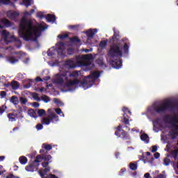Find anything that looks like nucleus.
<instances>
[{
	"label": "nucleus",
	"instance_id": "1",
	"mask_svg": "<svg viewBox=\"0 0 178 178\" xmlns=\"http://www.w3.org/2000/svg\"><path fill=\"white\" fill-rule=\"evenodd\" d=\"M113 35L110 38V49L107 55L110 58L112 66L115 69H120L122 66V57L123 54H129V44L125 43L126 39L120 40V32L113 29Z\"/></svg>",
	"mask_w": 178,
	"mask_h": 178
},
{
	"label": "nucleus",
	"instance_id": "2",
	"mask_svg": "<svg viewBox=\"0 0 178 178\" xmlns=\"http://www.w3.org/2000/svg\"><path fill=\"white\" fill-rule=\"evenodd\" d=\"M19 27V33L24 41H31V40L35 41V38L41 37V31H44L48 29L47 24L43 25L42 24H40L34 29L31 21L27 22L26 25L20 24ZM34 37H35V39Z\"/></svg>",
	"mask_w": 178,
	"mask_h": 178
},
{
	"label": "nucleus",
	"instance_id": "3",
	"mask_svg": "<svg viewBox=\"0 0 178 178\" xmlns=\"http://www.w3.org/2000/svg\"><path fill=\"white\" fill-rule=\"evenodd\" d=\"M175 109H176V107L173 106L172 100H167L163 104L153 105V111L159 115L166 113L167 111H173Z\"/></svg>",
	"mask_w": 178,
	"mask_h": 178
},
{
	"label": "nucleus",
	"instance_id": "4",
	"mask_svg": "<svg viewBox=\"0 0 178 178\" xmlns=\"http://www.w3.org/2000/svg\"><path fill=\"white\" fill-rule=\"evenodd\" d=\"M77 76H79L78 71H74L72 73L66 72L60 75H57L56 83H57V84H63L65 83V81L69 80V77H73L74 79V77H77Z\"/></svg>",
	"mask_w": 178,
	"mask_h": 178
},
{
	"label": "nucleus",
	"instance_id": "5",
	"mask_svg": "<svg viewBox=\"0 0 178 178\" xmlns=\"http://www.w3.org/2000/svg\"><path fill=\"white\" fill-rule=\"evenodd\" d=\"M76 65L79 67L81 66H90V63H86L88 60L92 59V54H85V55H78L76 56Z\"/></svg>",
	"mask_w": 178,
	"mask_h": 178
},
{
	"label": "nucleus",
	"instance_id": "6",
	"mask_svg": "<svg viewBox=\"0 0 178 178\" xmlns=\"http://www.w3.org/2000/svg\"><path fill=\"white\" fill-rule=\"evenodd\" d=\"M59 122V116L55 113H51L47 117L43 118L42 119V124H46L48 126L50 123H58Z\"/></svg>",
	"mask_w": 178,
	"mask_h": 178
},
{
	"label": "nucleus",
	"instance_id": "7",
	"mask_svg": "<svg viewBox=\"0 0 178 178\" xmlns=\"http://www.w3.org/2000/svg\"><path fill=\"white\" fill-rule=\"evenodd\" d=\"M1 35L3 37V40L6 42H16V38L13 35H10V33L6 30L2 31Z\"/></svg>",
	"mask_w": 178,
	"mask_h": 178
},
{
	"label": "nucleus",
	"instance_id": "8",
	"mask_svg": "<svg viewBox=\"0 0 178 178\" xmlns=\"http://www.w3.org/2000/svg\"><path fill=\"white\" fill-rule=\"evenodd\" d=\"M115 135L119 138H122L123 141H127V143H130V135L126 131H122V132L119 133V131H115Z\"/></svg>",
	"mask_w": 178,
	"mask_h": 178
},
{
	"label": "nucleus",
	"instance_id": "9",
	"mask_svg": "<svg viewBox=\"0 0 178 178\" xmlns=\"http://www.w3.org/2000/svg\"><path fill=\"white\" fill-rule=\"evenodd\" d=\"M79 83H80V80H79L77 79H75L74 80L72 81V80H70L68 78V80L66 81L65 86L67 87V88L75 87L74 88V90H76V88H77V86H79Z\"/></svg>",
	"mask_w": 178,
	"mask_h": 178
},
{
	"label": "nucleus",
	"instance_id": "10",
	"mask_svg": "<svg viewBox=\"0 0 178 178\" xmlns=\"http://www.w3.org/2000/svg\"><path fill=\"white\" fill-rule=\"evenodd\" d=\"M77 59L75 58H70L68 59L65 61V65L67 66H68V67L70 69H74V67H79V65H77Z\"/></svg>",
	"mask_w": 178,
	"mask_h": 178
},
{
	"label": "nucleus",
	"instance_id": "11",
	"mask_svg": "<svg viewBox=\"0 0 178 178\" xmlns=\"http://www.w3.org/2000/svg\"><path fill=\"white\" fill-rule=\"evenodd\" d=\"M58 47L56 49L57 55L58 56H65V53H63V47H65V43L63 42H60L56 44Z\"/></svg>",
	"mask_w": 178,
	"mask_h": 178
},
{
	"label": "nucleus",
	"instance_id": "12",
	"mask_svg": "<svg viewBox=\"0 0 178 178\" xmlns=\"http://www.w3.org/2000/svg\"><path fill=\"white\" fill-rule=\"evenodd\" d=\"M101 76V74L98 71H95L88 76H86V79H88L90 81H92L93 80H97V79H99V76Z\"/></svg>",
	"mask_w": 178,
	"mask_h": 178
},
{
	"label": "nucleus",
	"instance_id": "13",
	"mask_svg": "<svg viewBox=\"0 0 178 178\" xmlns=\"http://www.w3.org/2000/svg\"><path fill=\"white\" fill-rule=\"evenodd\" d=\"M20 56H10L7 57V60L12 65H15V63H17L19 60H20Z\"/></svg>",
	"mask_w": 178,
	"mask_h": 178
},
{
	"label": "nucleus",
	"instance_id": "14",
	"mask_svg": "<svg viewBox=\"0 0 178 178\" xmlns=\"http://www.w3.org/2000/svg\"><path fill=\"white\" fill-rule=\"evenodd\" d=\"M19 13L16 11H8L7 12V16L8 19H10L11 20H16L17 17H19Z\"/></svg>",
	"mask_w": 178,
	"mask_h": 178
},
{
	"label": "nucleus",
	"instance_id": "15",
	"mask_svg": "<svg viewBox=\"0 0 178 178\" xmlns=\"http://www.w3.org/2000/svg\"><path fill=\"white\" fill-rule=\"evenodd\" d=\"M12 24L8 19H3L1 20L0 24V29H6V27H10Z\"/></svg>",
	"mask_w": 178,
	"mask_h": 178
},
{
	"label": "nucleus",
	"instance_id": "16",
	"mask_svg": "<svg viewBox=\"0 0 178 178\" xmlns=\"http://www.w3.org/2000/svg\"><path fill=\"white\" fill-rule=\"evenodd\" d=\"M38 166H40V164L35 165L33 163H32L31 165L26 166L25 170L27 172H34L35 169L36 170H38Z\"/></svg>",
	"mask_w": 178,
	"mask_h": 178
},
{
	"label": "nucleus",
	"instance_id": "17",
	"mask_svg": "<svg viewBox=\"0 0 178 178\" xmlns=\"http://www.w3.org/2000/svg\"><path fill=\"white\" fill-rule=\"evenodd\" d=\"M91 81L88 78H86L85 80H83V81H79V83L78 84V86H79V87H83V88H88V83L90 82Z\"/></svg>",
	"mask_w": 178,
	"mask_h": 178
},
{
	"label": "nucleus",
	"instance_id": "18",
	"mask_svg": "<svg viewBox=\"0 0 178 178\" xmlns=\"http://www.w3.org/2000/svg\"><path fill=\"white\" fill-rule=\"evenodd\" d=\"M9 122H16L17 120V113H10L7 115Z\"/></svg>",
	"mask_w": 178,
	"mask_h": 178
},
{
	"label": "nucleus",
	"instance_id": "19",
	"mask_svg": "<svg viewBox=\"0 0 178 178\" xmlns=\"http://www.w3.org/2000/svg\"><path fill=\"white\" fill-rule=\"evenodd\" d=\"M50 170V167H46L44 169H41L40 171H38V173L42 178H44L45 175H47V173H48V172H49Z\"/></svg>",
	"mask_w": 178,
	"mask_h": 178
},
{
	"label": "nucleus",
	"instance_id": "20",
	"mask_svg": "<svg viewBox=\"0 0 178 178\" xmlns=\"http://www.w3.org/2000/svg\"><path fill=\"white\" fill-rule=\"evenodd\" d=\"M170 124L172 125V127H173V129H176V127H177V124H178L177 116L174 115L171 117Z\"/></svg>",
	"mask_w": 178,
	"mask_h": 178
},
{
	"label": "nucleus",
	"instance_id": "21",
	"mask_svg": "<svg viewBox=\"0 0 178 178\" xmlns=\"http://www.w3.org/2000/svg\"><path fill=\"white\" fill-rule=\"evenodd\" d=\"M46 20L49 23H51V22L54 23L55 20H56V16H55V15L47 14L46 16Z\"/></svg>",
	"mask_w": 178,
	"mask_h": 178
},
{
	"label": "nucleus",
	"instance_id": "22",
	"mask_svg": "<svg viewBox=\"0 0 178 178\" xmlns=\"http://www.w3.org/2000/svg\"><path fill=\"white\" fill-rule=\"evenodd\" d=\"M130 117L127 115L126 113L123 114V120H122V122L125 124V126H130V120H129Z\"/></svg>",
	"mask_w": 178,
	"mask_h": 178
},
{
	"label": "nucleus",
	"instance_id": "23",
	"mask_svg": "<svg viewBox=\"0 0 178 178\" xmlns=\"http://www.w3.org/2000/svg\"><path fill=\"white\" fill-rule=\"evenodd\" d=\"M42 159L44 161V162H50L51 163V159H52V156L51 154H47V153L42 154Z\"/></svg>",
	"mask_w": 178,
	"mask_h": 178
},
{
	"label": "nucleus",
	"instance_id": "24",
	"mask_svg": "<svg viewBox=\"0 0 178 178\" xmlns=\"http://www.w3.org/2000/svg\"><path fill=\"white\" fill-rule=\"evenodd\" d=\"M140 140L148 144L149 143V136L147 134H143L140 135Z\"/></svg>",
	"mask_w": 178,
	"mask_h": 178
},
{
	"label": "nucleus",
	"instance_id": "25",
	"mask_svg": "<svg viewBox=\"0 0 178 178\" xmlns=\"http://www.w3.org/2000/svg\"><path fill=\"white\" fill-rule=\"evenodd\" d=\"M42 161V155L38 154L36 156L35 161L33 163L35 165H40V163Z\"/></svg>",
	"mask_w": 178,
	"mask_h": 178
},
{
	"label": "nucleus",
	"instance_id": "26",
	"mask_svg": "<svg viewBox=\"0 0 178 178\" xmlns=\"http://www.w3.org/2000/svg\"><path fill=\"white\" fill-rule=\"evenodd\" d=\"M97 33V29H95V32L92 31V29H90L86 31V35L88 37V38H92L94 35H95V33Z\"/></svg>",
	"mask_w": 178,
	"mask_h": 178
},
{
	"label": "nucleus",
	"instance_id": "27",
	"mask_svg": "<svg viewBox=\"0 0 178 178\" xmlns=\"http://www.w3.org/2000/svg\"><path fill=\"white\" fill-rule=\"evenodd\" d=\"M19 162L21 163V165H26V163L29 162V159H27V157L24 156H21L19 158Z\"/></svg>",
	"mask_w": 178,
	"mask_h": 178
},
{
	"label": "nucleus",
	"instance_id": "28",
	"mask_svg": "<svg viewBox=\"0 0 178 178\" xmlns=\"http://www.w3.org/2000/svg\"><path fill=\"white\" fill-rule=\"evenodd\" d=\"M11 87H12L13 90H17V88H19V87H20V85L19 84L18 81H11Z\"/></svg>",
	"mask_w": 178,
	"mask_h": 178
},
{
	"label": "nucleus",
	"instance_id": "29",
	"mask_svg": "<svg viewBox=\"0 0 178 178\" xmlns=\"http://www.w3.org/2000/svg\"><path fill=\"white\" fill-rule=\"evenodd\" d=\"M10 102H12L14 105H17L19 104V98H17V96H12Z\"/></svg>",
	"mask_w": 178,
	"mask_h": 178
},
{
	"label": "nucleus",
	"instance_id": "30",
	"mask_svg": "<svg viewBox=\"0 0 178 178\" xmlns=\"http://www.w3.org/2000/svg\"><path fill=\"white\" fill-rule=\"evenodd\" d=\"M171 158H174V159H177V155H178V149H174L170 152V154Z\"/></svg>",
	"mask_w": 178,
	"mask_h": 178
},
{
	"label": "nucleus",
	"instance_id": "31",
	"mask_svg": "<svg viewBox=\"0 0 178 178\" xmlns=\"http://www.w3.org/2000/svg\"><path fill=\"white\" fill-rule=\"evenodd\" d=\"M28 114L31 118H37V113H35V111L33 109L29 110L28 111Z\"/></svg>",
	"mask_w": 178,
	"mask_h": 178
},
{
	"label": "nucleus",
	"instance_id": "32",
	"mask_svg": "<svg viewBox=\"0 0 178 178\" xmlns=\"http://www.w3.org/2000/svg\"><path fill=\"white\" fill-rule=\"evenodd\" d=\"M106 45H108V40H102L99 44V47H100V48H106Z\"/></svg>",
	"mask_w": 178,
	"mask_h": 178
},
{
	"label": "nucleus",
	"instance_id": "33",
	"mask_svg": "<svg viewBox=\"0 0 178 178\" xmlns=\"http://www.w3.org/2000/svg\"><path fill=\"white\" fill-rule=\"evenodd\" d=\"M163 120L164 122H165V123H169L170 124L171 122H172V117H170V115H165L163 117Z\"/></svg>",
	"mask_w": 178,
	"mask_h": 178
},
{
	"label": "nucleus",
	"instance_id": "34",
	"mask_svg": "<svg viewBox=\"0 0 178 178\" xmlns=\"http://www.w3.org/2000/svg\"><path fill=\"white\" fill-rule=\"evenodd\" d=\"M8 109V106H6V104L2 105L0 106V115H3L5 111Z\"/></svg>",
	"mask_w": 178,
	"mask_h": 178
},
{
	"label": "nucleus",
	"instance_id": "35",
	"mask_svg": "<svg viewBox=\"0 0 178 178\" xmlns=\"http://www.w3.org/2000/svg\"><path fill=\"white\" fill-rule=\"evenodd\" d=\"M42 148H44L46 151H51V149H52V146L51 145H47V143H43Z\"/></svg>",
	"mask_w": 178,
	"mask_h": 178
},
{
	"label": "nucleus",
	"instance_id": "36",
	"mask_svg": "<svg viewBox=\"0 0 178 178\" xmlns=\"http://www.w3.org/2000/svg\"><path fill=\"white\" fill-rule=\"evenodd\" d=\"M56 54V49H54L53 50L49 49L47 51V55L48 56H54Z\"/></svg>",
	"mask_w": 178,
	"mask_h": 178
},
{
	"label": "nucleus",
	"instance_id": "37",
	"mask_svg": "<svg viewBox=\"0 0 178 178\" xmlns=\"http://www.w3.org/2000/svg\"><path fill=\"white\" fill-rule=\"evenodd\" d=\"M28 101L29 100H27V98H25V97H21L19 98V102L22 104V105H26V104H27Z\"/></svg>",
	"mask_w": 178,
	"mask_h": 178
},
{
	"label": "nucleus",
	"instance_id": "38",
	"mask_svg": "<svg viewBox=\"0 0 178 178\" xmlns=\"http://www.w3.org/2000/svg\"><path fill=\"white\" fill-rule=\"evenodd\" d=\"M38 115L40 117L44 116V115H47V111H45L44 109H40L38 111Z\"/></svg>",
	"mask_w": 178,
	"mask_h": 178
},
{
	"label": "nucleus",
	"instance_id": "39",
	"mask_svg": "<svg viewBox=\"0 0 178 178\" xmlns=\"http://www.w3.org/2000/svg\"><path fill=\"white\" fill-rule=\"evenodd\" d=\"M42 101H44V102H45L46 104L49 102V101H51V99H49V97L47 96V95H43L42 96Z\"/></svg>",
	"mask_w": 178,
	"mask_h": 178
},
{
	"label": "nucleus",
	"instance_id": "40",
	"mask_svg": "<svg viewBox=\"0 0 178 178\" xmlns=\"http://www.w3.org/2000/svg\"><path fill=\"white\" fill-rule=\"evenodd\" d=\"M70 40L71 41V42H81L80 39L77 36L71 38L70 39Z\"/></svg>",
	"mask_w": 178,
	"mask_h": 178
},
{
	"label": "nucleus",
	"instance_id": "41",
	"mask_svg": "<svg viewBox=\"0 0 178 178\" xmlns=\"http://www.w3.org/2000/svg\"><path fill=\"white\" fill-rule=\"evenodd\" d=\"M129 168L131 169V170H137V164L131 163L129 164Z\"/></svg>",
	"mask_w": 178,
	"mask_h": 178
},
{
	"label": "nucleus",
	"instance_id": "42",
	"mask_svg": "<svg viewBox=\"0 0 178 178\" xmlns=\"http://www.w3.org/2000/svg\"><path fill=\"white\" fill-rule=\"evenodd\" d=\"M69 37V34H60L58 35V38H60V40H65V38H67Z\"/></svg>",
	"mask_w": 178,
	"mask_h": 178
},
{
	"label": "nucleus",
	"instance_id": "43",
	"mask_svg": "<svg viewBox=\"0 0 178 178\" xmlns=\"http://www.w3.org/2000/svg\"><path fill=\"white\" fill-rule=\"evenodd\" d=\"M67 55H74V49L73 48H68L67 49Z\"/></svg>",
	"mask_w": 178,
	"mask_h": 178
},
{
	"label": "nucleus",
	"instance_id": "44",
	"mask_svg": "<svg viewBox=\"0 0 178 178\" xmlns=\"http://www.w3.org/2000/svg\"><path fill=\"white\" fill-rule=\"evenodd\" d=\"M163 164L165 166H169V165H170V159H169L168 158H165L163 160Z\"/></svg>",
	"mask_w": 178,
	"mask_h": 178
},
{
	"label": "nucleus",
	"instance_id": "45",
	"mask_svg": "<svg viewBox=\"0 0 178 178\" xmlns=\"http://www.w3.org/2000/svg\"><path fill=\"white\" fill-rule=\"evenodd\" d=\"M33 98L38 101V102H40V101H41V99H40V97H38V93H33Z\"/></svg>",
	"mask_w": 178,
	"mask_h": 178
},
{
	"label": "nucleus",
	"instance_id": "46",
	"mask_svg": "<svg viewBox=\"0 0 178 178\" xmlns=\"http://www.w3.org/2000/svg\"><path fill=\"white\" fill-rule=\"evenodd\" d=\"M55 112L56 113H57V115H60V113H62V116L63 118L65 117V114H63V112H62V110L60 108H56Z\"/></svg>",
	"mask_w": 178,
	"mask_h": 178
},
{
	"label": "nucleus",
	"instance_id": "47",
	"mask_svg": "<svg viewBox=\"0 0 178 178\" xmlns=\"http://www.w3.org/2000/svg\"><path fill=\"white\" fill-rule=\"evenodd\" d=\"M37 17H39V19H44L45 16L44 15V13L42 12H38L36 15Z\"/></svg>",
	"mask_w": 178,
	"mask_h": 178
},
{
	"label": "nucleus",
	"instance_id": "48",
	"mask_svg": "<svg viewBox=\"0 0 178 178\" xmlns=\"http://www.w3.org/2000/svg\"><path fill=\"white\" fill-rule=\"evenodd\" d=\"M49 163H50L49 161H44V162L42 163V168H49Z\"/></svg>",
	"mask_w": 178,
	"mask_h": 178
},
{
	"label": "nucleus",
	"instance_id": "49",
	"mask_svg": "<svg viewBox=\"0 0 178 178\" xmlns=\"http://www.w3.org/2000/svg\"><path fill=\"white\" fill-rule=\"evenodd\" d=\"M35 128L37 129L38 131L39 130H42L44 129V126H42V124H38L36 126H35Z\"/></svg>",
	"mask_w": 178,
	"mask_h": 178
},
{
	"label": "nucleus",
	"instance_id": "50",
	"mask_svg": "<svg viewBox=\"0 0 178 178\" xmlns=\"http://www.w3.org/2000/svg\"><path fill=\"white\" fill-rule=\"evenodd\" d=\"M1 3L3 5H9L10 3V0H0Z\"/></svg>",
	"mask_w": 178,
	"mask_h": 178
},
{
	"label": "nucleus",
	"instance_id": "51",
	"mask_svg": "<svg viewBox=\"0 0 178 178\" xmlns=\"http://www.w3.org/2000/svg\"><path fill=\"white\" fill-rule=\"evenodd\" d=\"M25 2V6H26V8H29V6H30L31 5V0H24Z\"/></svg>",
	"mask_w": 178,
	"mask_h": 178
},
{
	"label": "nucleus",
	"instance_id": "52",
	"mask_svg": "<svg viewBox=\"0 0 178 178\" xmlns=\"http://www.w3.org/2000/svg\"><path fill=\"white\" fill-rule=\"evenodd\" d=\"M156 151H158V147L156 145H153L152 147V150L151 152H156Z\"/></svg>",
	"mask_w": 178,
	"mask_h": 178
},
{
	"label": "nucleus",
	"instance_id": "53",
	"mask_svg": "<svg viewBox=\"0 0 178 178\" xmlns=\"http://www.w3.org/2000/svg\"><path fill=\"white\" fill-rule=\"evenodd\" d=\"M117 131H118V133H120L122 131V133H123V129H122V125L119 124L118 127L116 128Z\"/></svg>",
	"mask_w": 178,
	"mask_h": 178
},
{
	"label": "nucleus",
	"instance_id": "54",
	"mask_svg": "<svg viewBox=\"0 0 178 178\" xmlns=\"http://www.w3.org/2000/svg\"><path fill=\"white\" fill-rule=\"evenodd\" d=\"M0 97H1V98H5V97H6V91H1L0 92Z\"/></svg>",
	"mask_w": 178,
	"mask_h": 178
},
{
	"label": "nucleus",
	"instance_id": "55",
	"mask_svg": "<svg viewBox=\"0 0 178 178\" xmlns=\"http://www.w3.org/2000/svg\"><path fill=\"white\" fill-rule=\"evenodd\" d=\"M126 172V168H122L120 171V176H123V173Z\"/></svg>",
	"mask_w": 178,
	"mask_h": 178
},
{
	"label": "nucleus",
	"instance_id": "56",
	"mask_svg": "<svg viewBox=\"0 0 178 178\" xmlns=\"http://www.w3.org/2000/svg\"><path fill=\"white\" fill-rule=\"evenodd\" d=\"M159 156H161V154H159V152H156L154 154V158L155 159H158L159 158Z\"/></svg>",
	"mask_w": 178,
	"mask_h": 178
},
{
	"label": "nucleus",
	"instance_id": "57",
	"mask_svg": "<svg viewBox=\"0 0 178 178\" xmlns=\"http://www.w3.org/2000/svg\"><path fill=\"white\" fill-rule=\"evenodd\" d=\"M35 81L37 82H42V81H44V80L42 79H41V77H40V76L36 77Z\"/></svg>",
	"mask_w": 178,
	"mask_h": 178
},
{
	"label": "nucleus",
	"instance_id": "58",
	"mask_svg": "<svg viewBox=\"0 0 178 178\" xmlns=\"http://www.w3.org/2000/svg\"><path fill=\"white\" fill-rule=\"evenodd\" d=\"M34 12H35V10L34 9H31L29 13H26V15H33V13H34Z\"/></svg>",
	"mask_w": 178,
	"mask_h": 178
},
{
	"label": "nucleus",
	"instance_id": "59",
	"mask_svg": "<svg viewBox=\"0 0 178 178\" xmlns=\"http://www.w3.org/2000/svg\"><path fill=\"white\" fill-rule=\"evenodd\" d=\"M51 79V76H44L43 77V80L44 81H48V80H50Z\"/></svg>",
	"mask_w": 178,
	"mask_h": 178
},
{
	"label": "nucleus",
	"instance_id": "60",
	"mask_svg": "<svg viewBox=\"0 0 178 178\" xmlns=\"http://www.w3.org/2000/svg\"><path fill=\"white\" fill-rule=\"evenodd\" d=\"M144 177L145 178H151V175H149V173L147 172L144 175Z\"/></svg>",
	"mask_w": 178,
	"mask_h": 178
},
{
	"label": "nucleus",
	"instance_id": "61",
	"mask_svg": "<svg viewBox=\"0 0 178 178\" xmlns=\"http://www.w3.org/2000/svg\"><path fill=\"white\" fill-rule=\"evenodd\" d=\"M129 108H127V107H123L122 108V111L124 112V113L126 114L127 112H128Z\"/></svg>",
	"mask_w": 178,
	"mask_h": 178
},
{
	"label": "nucleus",
	"instance_id": "62",
	"mask_svg": "<svg viewBox=\"0 0 178 178\" xmlns=\"http://www.w3.org/2000/svg\"><path fill=\"white\" fill-rule=\"evenodd\" d=\"M34 108H38L40 106V104L38 102H33Z\"/></svg>",
	"mask_w": 178,
	"mask_h": 178
},
{
	"label": "nucleus",
	"instance_id": "63",
	"mask_svg": "<svg viewBox=\"0 0 178 178\" xmlns=\"http://www.w3.org/2000/svg\"><path fill=\"white\" fill-rule=\"evenodd\" d=\"M15 177H16V176H15L13 174H10L6 178H15Z\"/></svg>",
	"mask_w": 178,
	"mask_h": 178
},
{
	"label": "nucleus",
	"instance_id": "64",
	"mask_svg": "<svg viewBox=\"0 0 178 178\" xmlns=\"http://www.w3.org/2000/svg\"><path fill=\"white\" fill-rule=\"evenodd\" d=\"M157 178H165V175L163 174H160L157 176Z\"/></svg>",
	"mask_w": 178,
	"mask_h": 178
}]
</instances>
